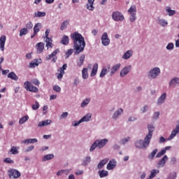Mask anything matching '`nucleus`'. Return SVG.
<instances>
[{
  "instance_id": "nucleus-11",
  "label": "nucleus",
  "mask_w": 179,
  "mask_h": 179,
  "mask_svg": "<svg viewBox=\"0 0 179 179\" xmlns=\"http://www.w3.org/2000/svg\"><path fill=\"white\" fill-rule=\"evenodd\" d=\"M5 43H6V36L3 35L0 37V50L5 51Z\"/></svg>"
},
{
  "instance_id": "nucleus-30",
  "label": "nucleus",
  "mask_w": 179,
  "mask_h": 179,
  "mask_svg": "<svg viewBox=\"0 0 179 179\" xmlns=\"http://www.w3.org/2000/svg\"><path fill=\"white\" fill-rule=\"evenodd\" d=\"M98 173L99 174L100 178H104L108 176V171L105 170L99 171Z\"/></svg>"
},
{
  "instance_id": "nucleus-39",
  "label": "nucleus",
  "mask_w": 179,
  "mask_h": 179,
  "mask_svg": "<svg viewBox=\"0 0 179 179\" xmlns=\"http://www.w3.org/2000/svg\"><path fill=\"white\" fill-rule=\"evenodd\" d=\"M51 159H54V155L48 154L43 157V162H47V160H51Z\"/></svg>"
},
{
  "instance_id": "nucleus-3",
  "label": "nucleus",
  "mask_w": 179,
  "mask_h": 179,
  "mask_svg": "<svg viewBox=\"0 0 179 179\" xmlns=\"http://www.w3.org/2000/svg\"><path fill=\"white\" fill-rule=\"evenodd\" d=\"M128 13H129L130 15L129 21L133 23V22H135V20H136V6H131L128 10Z\"/></svg>"
},
{
  "instance_id": "nucleus-64",
  "label": "nucleus",
  "mask_w": 179,
  "mask_h": 179,
  "mask_svg": "<svg viewBox=\"0 0 179 179\" xmlns=\"http://www.w3.org/2000/svg\"><path fill=\"white\" fill-rule=\"evenodd\" d=\"M38 141L36 138H29V143H37Z\"/></svg>"
},
{
  "instance_id": "nucleus-42",
  "label": "nucleus",
  "mask_w": 179,
  "mask_h": 179,
  "mask_svg": "<svg viewBox=\"0 0 179 179\" xmlns=\"http://www.w3.org/2000/svg\"><path fill=\"white\" fill-rule=\"evenodd\" d=\"M107 72H108L107 71V69L103 67L101 71L100 75H99L100 78H104V76H106V75H107Z\"/></svg>"
},
{
  "instance_id": "nucleus-49",
  "label": "nucleus",
  "mask_w": 179,
  "mask_h": 179,
  "mask_svg": "<svg viewBox=\"0 0 179 179\" xmlns=\"http://www.w3.org/2000/svg\"><path fill=\"white\" fill-rule=\"evenodd\" d=\"M73 54V49H69L66 52V58H69L71 57V55Z\"/></svg>"
},
{
  "instance_id": "nucleus-14",
  "label": "nucleus",
  "mask_w": 179,
  "mask_h": 179,
  "mask_svg": "<svg viewBox=\"0 0 179 179\" xmlns=\"http://www.w3.org/2000/svg\"><path fill=\"white\" fill-rule=\"evenodd\" d=\"M169 160V157L167 155H164L159 162H158V166L159 167H164V164Z\"/></svg>"
},
{
  "instance_id": "nucleus-23",
  "label": "nucleus",
  "mask_w": 179,
  "mask_h": 179,
  "mask_svg": "<svg viewBox=\"0 0 179 179\" xmlns=\"http://www.w3.org/2000/svg\"><path fill=\"white\" fill-rule=\"evenodd\" d=\"M108 158H106L102 159L99 164H98V169H101L102 167H104L107 163H108Z\"/></svg>"
},
{
  "instance_id": "nucleus-2",
  "label": "nucleus",
  "mask_w": 179,
  "mask_h": 179,
  "mask_svg": "<svg viewBox=\"0 0 179 179\" xmlns=\"http://www.w3.org/2000/svg\"><path fill=\"white\" fill-rule=\"evenodd\" d=\"M150 143V140L146 139V137H145L144 141L143 140L137 141L135 143V146L138 149H143V148H148Z\"/></svg>"
},
{
  "instance_id": "nucleus-19",
  "label": "nucleus",
  "mask_w": 179,
  "mask_h": 179,
  "mask_svg": "<svg viewBox=\"0 0 179 179\" xmlns=\"http://www.w3.org/2000/svg\"><path fill=\"white\" fill-rule=\"evenodd\" d=\"M157 152H159V150L157 148H155L152 150V152H151L148 156V159H149V160H153V159H155V156H156V155H157Z\"/></svg>"
},
{
  "instance_id": "nucleus-37",
  "label": "nucleus",
  "mask_w": 179,
  "mask_h": 179,
  "mask_svg": "<svg viewBox=\"0 0 179 179\" xmlns=\"http://www.w3.org/2000/svg\"><path fill=\"white\" fill-rule=\"evenodd\" d=\"M82 76L83 79H87L89 74H87V68H84L82 71Z\"/></svg>"
},
{
  "instance_id": "nucleus-21",
  "label": "nucleus",
  "mask_w": 179,
  "mask_h": 179,
  "mask_svg": "<svg viewBox=\"0 0 179 179\" xmlns=\"http://www.w3.org/2000/svg\"><path fill=\"white\" fill-rule=\"evenodd\" d=\"M61 43L63 45H68L69 44V36L64 35L61 40Z\"/></svg>"
},
{
  "instance_id": "nucleus-24",
  "label": "nucleus",
  "mask_w": 179,
  "mask_h": 179,
  "mask_svg": "<svg viewBox=\"0 0 179 179\" xmlns=\"http://www.w3.org/2000/svg\"><path fill=\"white\" fill-rule=\"evenodd\" d=\"M123 113L124 110H122V108H119L117 111L114 113L113 118L117 120V118H118V117H120V115H121V114H122Z\"/></svg>"
},
{
  "instance_id": "nucleus-55",
  "label": "nucleus",
  "mask_w": 179,
  "mask_h": 179,
  "mask_svg": "<svg viewBox=\"0 0 179 179\" xmlns=\"http://www.w3.org/2000/svg\"><path fill=\"white\" fill-rule=\"evenodd\" d=\"M68 68V64H64L62 67L60 68L59 71L62 72H65V70Z\"/></svg>"
},
{
  "instance_id": "nucleus-44",
  "label": "nucleus",
  "mask_w": 179,
  "mask_h": 179,
  "mask_svg": "<svg viewBox=\"0 0 179 179\" xmlns=\"http://www.w3.org/2000/svg\"><path fill=\"white\" fill-rule=\"evenodd\" d=\"M96 148H99V145L97 144V141H95L94 143L91 145V148L90 149V152H93L96 149Z\"/></svg>"
},
{
  "instance_id": "nucleus-18",
  "label": "nucleus",
  "mask_w": 179,
  "mask_h": 179,
  "mask_svg": "<svg viewBox=\"0 0 179 179\" xmlns=\"http://www.w3.org/2000/svg\"><path fill=\"white\" fill-rule=\"evenodd\" d=\"M85 58H86V56L85 55H81L78 60H77V65L78 66L80 67L82 66V65H83L84 62H85Z\"/></svg>"
},
{
  "instance_id": "nucleus-48",
  "label": "nucleus",
  "mask_w": 179,
  "mask_h": 179,
  "mask_svg": "<svg viewBox=\"0 0 179 179\" xmlns=\"http://www.w3.org/2000/svg\"><path fill=\"white\" fill-rule=\"evenodd\" d=\"M159 24L161 26H162L163 27H164V26H167V24H169V23L167 22V21H166V20H159Z\"/></svg>"
},
{
  "instance_id": "nucleus-5",
  "label": "nucleus",
  "mask_w": 179,
  "mask_h": 179,
  "mask_svg": "<svg viewBox=\"0 0 179 179\" xmlns=\"http://www.w3.org/2000/svg\"><path fill=\"white\" fill-rule=\"evenodd\" d=\"M112 19L115 20V22H122L125 17L120 11H114L112 13Z\"/></svg>"
},
{
  "instance_id": "nucleus-17",
  "label": "nucleus",
  "mask_w": 179,
  "mask_h": 179,
  "mask_svg": "<svg viewBox=\"0 0 179 179\" xmlns=\"http://www.w3.org/2000/svg\"><path fill=\"white\" fill-rule=\"evenodd\" d=\"M179 85V78H173L169 83L170 87H176V86H178Z\"/></svg>"
},
{
  "instance_id": "nucleus-16",
  "label": "nucleus",
  "mask_w": 179,
  "mask_h": 179,
  "mask_svg": "<svg viewBox=\"0 0 179 179\" xmlns=\"http://www.w3.org/2000/svg\"><path fill=\"white\" fill-rule=\"evenodd\" d=\"M36 51L38 54H41L44 51V43L40 42L36 44Z\"/></svg>"
},
{
  "instance_id": "nucleus-8",
  "label": "nucleus",
  "mask_w": 179,
  "mask_h": 179,
  "mask_svg": "<svg viewBox=\"0 0 179 179\" xmlns=\"http://www.w3.org/2000/svg\"><path fill=\"white\" fill-rule=\"evenodd\" d=\"M101 43L103 45L107 46L110 45V38H108V34L107 32L103 34L101 36Z\"/></svg>"
},
{
  "instance_id": "nucleus-54",
  "label": "nucleus",
  "mask_w": 179,
  "mask_h": 179,
  "mask_svg": "<svg viewBox=\"0 0 179 179\" xmlns=\"http://www.w3.org/2000/svg\"><path fill=\"white\" fill-rule=\"evenodd\" d=\"M40 108V103H38V102H36L35 104L32 105V108L34 110H38V108Z\"/></svg>"
},
{
  "instance_id": "nucleus-9",
  "label": "nucleus",
  "mask_w": 179,
  "mask_h": 179,
  "mask_svg": "<svg viewBox=\"0 0 179 179\" xmlns=\"http://www.w3.org/2000/svg\"><path fill=\"white\" fill-rule=\"evenodd\" d=\"M148 134L146 135V139H149L150 141V139H152V136H153V131H155V127L153 126V124H148Z\"/></svg>"
},
{
  "instance_id": "nucleus-52",
  "label": "nucleus",
  "mask_w": 179,
  "mask_h": 179,
  "mask_svg": "<svg viewBox=\"0 0 179 179\" xmlns=\"http://www.w3.org/2000/svg\"><path fill=\"white\" fill-rule=\"evenodd\" d=\"M3 162H4V163H8L10 164H12L14 163L13 160H12V159H10L9 157L4 159Z\"/></svg>"
},
{
  "instance_id": "nucleus-45",
  "label": "nucleus",
  "mask_w": 179,
  "mask_h": 179,
  "mask_svg": "<svg viewBox=\"0 0 179 179\" xmlns=\"http://www.w3.org/2000/svg\"><path fill=\"white\" fill-rule=\"evenodd\" d=\"M164 155H166V150L162 149L156 155L155 157L157 159L159 157H162V156H164Z\"/></svg>"
},
{
  "instance_id": "nucleus-58",
  "label": "nucleus",
  "mask_w": 179,
  "mask_h": 179,
  "mask_svg": "<svg viewBox=\"0 0 179 179\" xmlns=\"http://www.w3.org/2000/svg\"><path fill=\"white\" fill-rule=\"evenodd\" d=\"M121 142H122V145H125V143H127V142H129V137L123 138V139L121 141Z\"/></svg>"
},
{
  "instance_id": "nucleus-43",
  "label": "nucleus",
  "mask_w": 179,
  "mask_h": 179,
  "mask_svg": "<svg viewBox=\"0 0 179 179\" xmlns=\"http://www.w3.org/2000/svg\"><path fill=\"white\" fill-rule=\"evenodd\" d=\"M27 33H28L27 28L22 29L20 31V37H22V36H26Z\"/></svg>"
},
{
  "instance_id": "nucleus-22",
  "label": "nucleus",
  "mask_w": 179,
  "mask_h": 179,
  "mask_svg": "<svg viewBox=\"0 0 179 179\" xmlns=\"http://www.w3.org/2000/svg\"><path fill=\"white\" fill-rule=\"evenodd\" d=\"M167 94L166 93H164L161 95V96L158 99L157 104L160 106L161 104H163L166 100Z\"/></svg>"
},
{
  "instance_id": "nucleus-28",
  "label": "nucleus",
  "mask_w": 179,
  "mask_h": 179,
  "mask_svg": "<svg viewBox=\"0 0 179 179\" xmlns=\"http://www.w3.org/2000/svg\"><path fill=\"white\" fill-rule=\"evenodd\" d=\"M8 78L9 79H12V80H17L19 78L17 76H16V73L15 72L12 71L8 74Z\"/></svg>"
},
{
  "instance_id": "nucleus-1",
  "label": "nucleus",
  "mask_w": 179,
  "mask_h": 179,
  "mask_svg": "<svg viewBox=\"0 0 179 179\" xmlns=\"http://www.w3.org/2000/svg\"><path fill=\"white\" fill-rule=\"evenodd\" d=\"M70 37L73 43V50L76 51L75 55H78V54L83 52L86 47V42H85L83 36L78 32H74L71 34Z\"/></svg>"
},
{
  "instance_id": "nucleus-47",
  "label": "nucleus",
  "mask_w": 179,
  "mask_h": 179,
  "mask_svg": "<svg viewBox=\"0 0 179 179\" xmlns=\"http://www.w3.org/2000/svg\"><path fill=\"white\" fill-rule=\"evenodd\" d=\"M157 173H159V170L156 171V169H152V170L151 171L150 177L151 178H154V177H156V174H157Z\"/></svg>"
},
{
  "instance_id": "nucleus-4",
  "label": "nucleus",
  "mask_w": 179,
  "mask_h": 179,
  "mask_svg": "<svg viewBox=\"0 0 179 179\" xmlns=\"http://www.w3.org/2000/svg\"><path fill=\"white\" fill-rule=\"evenodd\" d=\"M24 89L27 92H31L32 93H38V88L33 85L31 82L27 81L24 83Z\"/></svg>"
},
{
  "instance_id": "nucleus-6",
  "label": "nucleus",
  "mask_w": 179,
  "mask_h": 179,
  "mask_svg": "<svg viewBox=\"0 0 179 179\" xmlns=\"http://www.w3.org/2000/svg\"><path fill=\"white\" fill-rule=\"evenodd\" d=\"M8 176L10 178H19L21 174L20 172L16 169H10L8 170Z\"/></svg>"
},
{
  "instance_id": "nucleus-12",
  "label": "nucleus",
  "mask_w": 179,
  "mask_h": 179,
  "mask_svg": "<svg viewBox=\"0 0 179 179\" xmlns=\"http://www.w3.org/2000/svg\"><path fill=\"white\" fill-rule=\"evenodd\" d=\"M130 71H131V66H126L120 71V76L122 78H124V76H126V75H128V73H129Z\"/></svg>"
},
{
  "instance_id": "nucleus-26",
  "label": "nucleus",
  "mask_w": 179,
  "mask_h": 179,
  "mask_svg": "<svg viewBox=\"0 0 179 179\" xmlns=\"http://www.w3.org/2000/svg\"><path fill=\"white\" fill-rule=\"evenodd\" d=\"M97 69H99V64L95 63L92 70L91 76H96L97 74Z\"/></svg>"
},
{
  "instance_id": "nucleus-53",
  "label": "nucleus",
  "mask_w": 179,
  "mask_h": 179,
  "mask_svg": "<svg viewBox=\"0 0 179 179\" xmlns=\"http://www.w3.org/2000/svg\"><path fill=\"white\" fill-rule=\"evenodd\" d=\"M64 74L65 72L59 71V73L57 75V79H59V80H61V79H62V78L64 77Z\"/></svg>"
},
{
  "instance_id": "nucleus-27",
  "label": "nucleus",
  "mask_w": 179,
  "mask_h": 179,
  "mask_svg": "<svg viewBox=\"0 0 179 179\" xmlns=\"http://www.w3.org/2000/svg\"><path fill=\"white\" fill-rule=\"evenodd\" d=\"M51 124V120H46L42 122H40L38 124V127H45L47 125H50Z\"/></svg>"
},
{
  "instance_id": "nucleus-10",
  "label": "nucleus",
  "mask_w": 179,
  "mask_h": 179,
  "mask_svg": "<svg viewBox=\"0 0 179 179\" xmlns=\"http://www.w3.org/2000/svg\"><path fill=\"white\" fill-rule=\"evenodd\" d=\"M96 141L97 142L99 149H102V148H104L108 143V139L105 138L102 140H96Z\"/></svg>"
},
{
  "instance_id": "nucleus-25",
  "label": "nucleus",
  "mask_w": 179,
  "mask_h": 179,
  "mask_svg": "<svg viewBox=\"0 0 179 179\" xmlns=\"http://www.w3.org/2000/svg\"><path fill=\"white\" fill-rule=\"evenodd\" d=\"M94 3V0H88V3L87 4L88 10H94V6H93Z\"/></svg>"
},
{
  "instance_id": "nucleus-34",
  "label": "nucleus",
  "mask_w": 179,
  "mask_h": 179,
  "mask_svg": "<svg viewBox=\"0 0 179 179\" xmlns=\"http://www.w3.org/2000/svg\"><path fill=\"white\" fill-rule=\"evenodd\" d=\"M27 121H29V115H25L21 117L19 120V124L22 125V124H24Z\"/></svg>"
},
{
  "instance_id": "nucleus-31",
  "label": "nucleus",
  "mask_w": 179,
  "mask_h": 179,
  "mask_svg": "<svg viewBox=\"0 0 179 179\" xmlns=\"http://www.w3.org/2000/svg\"><path fill=\"white\" fill-rule=\"evenodd\" d=\"M59 53V49H56L53 51L50 55H49L46 58L48 60L51 59V58H54L57 54Z\"/></svg>"
},
{
  "instance_id": "nucleus-15",
  "label": "nucleus",
  "mask_w": 179,
  "mask_h": 179,
  "mask_svg": "<svg viewBox=\"0 0 179 179\" xmlns=\"http://www.w3.org/2000/svg\"><path fill=\"white\" fill-rule=\"evenodd\" d=\"M115 166H117V162L115 159H111L109 161L108 164H107V170H113Z\"/></svg>"
},
{
  "instance_id": "nucleus-46",
  "label": "nucleus",
  "mask_w": 179,
  "mask_h": 179,
  "mask_svg": "<svg viewBox=\"0 0 179 179\" xmlns=\"http://www.w3.org/2000/svg\"><path fill=\"white\" fill-rule=\"evenodd\" d=\"M29 66L30 68H35L36 66H38V61H37V59H35L34 62L29 64Z\"/></svg>"
},
{
  "instance_id": "nucleus-40",
  "label": "nucleus",
  "mask_w": 179,
  "mask_h": 179,
  "mask_svg": "<svg viewBox=\"0 0 179 179\" xmlns=\"http://www.w3.org/2000/svg\"><path fill=\"white\" fill-rule=\"evenodd\" d=\"M166 12L169 16H173V15H176V10H171V7L166 8Z\"/></svg>"
},
{
  "instance_id": "nucleus-13",
  "label": "nucleus",
  "mask_w": 179,
  "mask_h": 179,
  "mask_svg": "<svg viewBox=\"0 0 179 179\" xmlns=\"http://www.w3.org/2000/svg\"><path fill=\"white\" fill-rule=\"evenodd\" d=\"M177 134H179V124L176 125V129L172 131L169 139H174L177 136Z\"/></svg>"
},
{
  "instance_id": "nucleus-29",
  "label": "nucleus",
  "mask_w": 179,
  "mask_h": 179,
  "mask_svg": "<svg viewBox=\"0 0 179 179\" xmlns=\"http://www.w3.org/2000/svg\"><path fill=\"white\" fill-rule=\"evenodd\" d=\"M132 57V50H127L122 56L123 59H129Z\"/></svg>"
},
{
  "instance_id": "nucleus-61",
  "label": "nucleus",
  "mask_w": 179,
  "mask_h": 179,
  "mask_svg": "<svg viewBox=\"0 0 179 179\" xmlns=\"http://www.w3.org/2000/svg\"><path fill=\"white\" fill-rule=\"evenodd\" d=\"M34 149V145L29 146L27 150H24L26 152H31Z\"/></svg>"
},
{
  "instance_id": "nucleus-32",
  "label": "nucleus",
  "mask_w": 179,
  "mask_h": 179,
  "mask_svg": "<svg viewBox=\"0 0 179 179\" xmlns=\"http://www.w3.org/2000/svg\"><path fill=\"white\" fill-rule=\"evenodd\" d=\"M92 118V114L87 113L86 115H85L83 118H81V121L83 122H87L88 121H90V119Z\"/></svg>"
},
{
  "instance_id": "nucleus-56",
  "label": "nucleus",
  "mask_w": 179,
  "mask_h": 179,
  "mask_svg": "<svg viewBox=\"0 0 179 179\" xmlns=\"http://www.w3.org/2000/svg\"><path fill=\"white\" fill-rule=\"evenodd\" d=\"M53 90H55V92H61V87H59V86H58V85H55L53 87Z\"/></svg>"
},
{
  "instance_id": "nucleus-20",
  "label": "nucleus",
  "mask_w": 179,
  "mask_h": 179,
  "mask_svg": "<svg viewBox=\"0 0 179 179\" xmlns=\"http://www.w3.org/2000/svg\"><path fill=\"white\" fill-rule=\"evenodd\" d=\"M120 68H121V64L120 63L113 66L110 69V75H114V73H115V72H117Z\"/></svg>"
},
{
  "instance_id": "nucleus-51",
  "label": "nucleus",
  "mask_w": 179,
  "mask_h": 179,
  "mask_svg": "<svg viewBox=\"0 0 179 179\" xmlns=\"http://www.w3.org/2000/svg\"><path fill=\"white\" fill-rule=\"evenodd\" d=\"M177 177V173L173 172L169 175L168 179H176Z\"/></svg>"
},
{
  "instance_id": "nucleus-33",
  "label": "nucleus",
  "mask_w": 179,
  "mask_h": 179,
  "mask_svg": "<svg viewBox=\"0 0 179 179\" xmlns=\"http://www.w3.org/2000/svg\"><path fill=\"white\" fill-rule=\"evenodd\" d=\"M45 43L48 48H52V39L51 38H46Z\"/></svg>"
},
{
  "instance_id": "nucleus-60",
  "label": "nucleus",
  "mask_w": 179,
  "mask_h": 179,
  "mask_svg": "<svg viewBox=\"0 0 179 179\" xmlns=\"http://www.w3.org/2000/svg\"><path fill=\"white\" fill-rule=\"evenodd\" d=\"M89 100L86 99L85 101H83L81 103V107H86V105L89 103Z\"/></svg>"
},
{
  "instance_id": "nucleus-57",
  "label": "nucleus",
  "mask_w": 179,
  "mask_h": 179,
  "mask_svg": "<svg viewBox=\"0 0 179 179\" xmlns=\"http://www.w3.org/2000/svg\"><path fill=\"white\" fill-rule=\"evenodd\" d=\"M174 48V44L173 43H169L168 45L166 46V50H173Z\"/></svg>"
},
{
  "instance_id": "nucleus-36",
  "label": "nucleus",
  "mask_w": 179,
  "mask_h": 179,
  "mask_svg": "<svg viewBox=\"0 0 179 179\" xmlns=\"http://www.w3.org/2000/svg\"><path fill=\"white\" fill-rule=\"evenodd\" d=\"M19 147L13 146L10 150V152L12 153V155H17V153H19Z\"/></svg>"
},
{
  "instance_id": "nucleus-41",
  "label": "nucleus",
  "mask_w": 179,
  "mask_h": 179,
  "mask_svg": "<svg viewBox=\"0 0 179 179\" xmlns=\"http://www.w3.org/2000/svg\"><path fill=\"white\" fill-rule=\"evenodd\" d=\"M68 24H69V22L68 21H64L62 23L60 29L61 30H65L66 27H68Z\"/></svg>"
},
{
  "instance_id": "nucleus-50",
  "label": "nucleus",
  "mask_w": 179,
  "mask_h": 179,
  "mask_svg": "<svg viewBox=\"0 0 179 179\" xmlns=\"http://www.w3.org/2000/svg\"><path fill=\"white\" fill-rule=\"evenodd\" d=\"M31 83L35 85V86H40V81L37 78L31 80Z\"/></svg>"
},
{
  "instance_id": "nucleus-59",
  "label": "nucleus",
  "mask_w": 179,
  "mask_h": 179,
  "mask_svg": "<svg viewBox=\"0 0 179 179\" xmlns=\"http://www.w3.org/2000/svg\"><path fill=\"white\" fill-rule=\"evenodd\" d=\"M66 117H68V112H64L61 115L60 118L64 120V118H66Z\"/></svg>"
},
{
  "instance_id": "nucleus-63",
  "label": "nucleus",
  "mask_w": 179,
  "mask_h": 179,
  "mask_svg": "<svg viewBox=\"0 0 179 179\" xmlns=\"http://www.w3.org/2000/svg\"><path fill=\"white\" fill-rule=\"evenodd\" d=\"M159 115H160V113L156 112L155 113H154L153 118L155 120H157V118H159Z\"/></svg>"
},
{
  "instance_id": "nucleus-62",
  "label": "nucleus",
  "mask_w": 179,
  "mask_h": 179,
  "mask_svg": "<svg viewBox=\"0 0 179 179\" xmlns=\"http://www.w3.org/2000/svg\"><path fill=\"white\" fill-rule=\"evenodd\" d=\"M27 29H32L33 27V23L31 22H29L26 25Z\"/></svg>"
},
{
  "instance_id": "nucleus-7",
  "label": "nucleus",
  "mask_w": 179,
  "mask_h": 179,
  "mask_svg": "<svg viewBox=\"0 0 179 179\" xmlns=\"http://www.w3.org/2000/svg\"><path fill=\"white\" fill-rule=\"evenodd\" d=\"M159 75H160V69L155 67L150 71L149 76L152 78V79H155V78H157Z\"/></svg>"
},
{
  "instance_id": "nucleus-38",
  "label": "nucleus",
  "mask_w": 179,
  "mask_h": 179,
  "mask_svg": "<svg viewBox=\"0 0 179 179\" xmlns=\"http://www.w3.org/2000/svg\"><path fill=\"white\" fill-rule=\"evenodd\" d=\"M41 29V23H37L35 24L34 27V32L36 34L38 33L40 31V29Z\"/></svg>"
},
{
  "instance_id": "nucleus-35",
  "label": "nucleus",
  "mask_w": 179,
  "mask_h": 179,
  "mask_svg": "<svg viewBox=\"0 0 179 179\" xmlns=\"http://www.w3.org/2000/svg\"><path fill=\"white\" fill-rule=\"evenodd\" d=\"M45 12L37 11L34 13L35 17H44L45 16Z\"/></svg>"
}]
</instances>
